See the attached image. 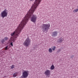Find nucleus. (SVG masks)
Wrapping results in <instances>:
<instances>
[{
	"label": "nucleus",
	"mask_w": 78,
	"mask_h": 78,
	"mask_svg": "<svg viewBox=\"0 0 78 78\" xmlns=\"http://www.w3.org/2000/svg\"><path fill=\"white\" fill-rule=\"evenodd\" d=\"M40 28H41L42 31L43 33H46L48 32V30H49V28L50 27V25L48 24H43L40 26Z\"/></svg>",
	"instance_id": "obj_1"
},
{
	"label": "nucleus",
	"mask_w": 78,
	"mask_h": 78,
	"mask_svg": "<svg viewBox=\"0 0 78 78\" xmlns=\"http://www.w3.org/2000/svg\"><path fill=\"white\" fill-rule=\"evenodd\" d=\"M31 44V39L29 37H27L24 41L23 44L25 47H28Z\"/></svg>",
	"instance_id": "obj_2"
},
{
	"label": "nucleus",
	"mask_w": 78,
	"mask_h": 78,
	"mask_svg": "<svg viewBox=\"0 0 78 78\" xmlns=\"http://www.w3.org/2000/svg\"><path fill=\"white\" fill-rule=\"evenodd\" d=\"M29 71L28 70H24L22 73V75L20 77L21 78H26L28 76Z\"/></svg>",
	"instance_id": "obj_3"
},
{
	"label": "nucleus",
	"mask_w": 78,
	"mask_h": 78,
	"mask_svg": "<svg viewBox=\"0 0 78 78\" xmlns=\"http://www.w3.org/2000/svg\"><path fill=\"white\" fill-rule=\"evenodd\" d=\"M7 10L5 9L1 13V16L2 18H4L5 17H7L8 16V12H7Z\"/></svg>",
	"instance_id": "obj_4"
},
{
	"label": "nucleus",
	"mask_w": 78,
	"mask_h": 78,
	"mask_svg": "<svg viewBox=\"0 0 78 78\" xmlns=\"http://www.w3.org/2000/svg\"><path fill=\"white\" fill-rule=\"evenodd\" d=\"M14 37H11L10 38H9V41L11 42L10 44V45L12 46V47H13V44L12 41L13 42H14Z\"/></svg>",
	"instance_id": "obj_5"
},
{
	"label": "nucleus",
	"mask_w": 78,
	"mask_h": 78,
	"mask_svg": "<svg viewBox=\"0 0 78 78\" xmlns=\"http://www.w3.org/2000/svg\"><path fill=\"white\" fill-rule=\"evenodd\" d=\"M44 74L46 76H48V77H49L50 75V71L49 70H46L44 72Z\"/></svg>",
	"instance_id": "obj_6"
},
{
	"label": "nucleus",
	"mask_w": 78,
	"mask_h": 78,
	"mask_svg": "<svg viewBox=\"0 0 78 78\" xmlns=\"http://www.w3.org/2000/svg\"><path fill=\"white\" fill-rule=\"evenodd\" d=\"M58 31H54L52 33V36L53 37H56V36H57V34H58Z\"/></svg>",
	"instance_id": "obj_7"
},
{
	"label": "nucleus",
	"mask_w": 78,
	"mask_h": 78,
	"mask_svg": "<svg viewBox=\"0 0 78 78\" xmlns=\"http://www.w3.org/2000/svg\"><path fill=\"white\" fill-rule=\"evenodd\" d=\"M58 42H62L64 41V38L62 37L58 39Z\"/></svg>",
	"instance_id": "obj_8"
},
{
	"label": "nucleus",
	"mask_w": 78,
	"mask_h": 78,
	"mask_svg": "<svg viewBox=\"0 0 78 78\" xmlns=\"http://www.w3.org/2000/svg\"><path fill=\"white\" fill-rule=\"evenodd\" d=\"M17 75H18V73L17 72H15L13 75V77H16L17 76Z\"/></svg>",
	"instance_id": "obj_9"
},
{
	"label": "nucleus",
	"mask_w": 78,
	"mask_h": 78,
	"mask_svg": "<svg viewBox=\"0 0 78 78\" xmlns=\"http://www.w3.org/2000/svg\"><path fill=\"white\" fill-rule=\"evenodd\" d=\"M5 42V39H4L2 40L1 41V42L2 44H4V42Z\"/></svg>",
	"instance_id": "obj_10"
},
{
	"label": "nucleus",
	"mask_w": 78,
	"mask_h": 78,
	"mask_svg": "<svg viewBox=\"0 0 78 78\" xmlns=\"http://www.w3.org/2000/svg\"><path fill=\"white\" fill-rule=\"evenodd\" d=\"M55 69V66L53 65H52L51 66V70H53Z\"/></svg>",
	"instance_id": "obj_11"
},
{
	"label": "nucleus",
	"mask_w": 78,
	"mask_h": 78,
	"mask_svg": "<svg viewBox=\"0 0 78 78\" xmlns=\"http://www.w3.org/2000/svg\"><path fill=\"white\" fill-rule=\"evenodd\" d=\"M52 51H53L52 50L51 48H50L49 49V53H52Z\"/></svg>",
	"instance_id": "obj_12"
},
{
	"label": "nucleus",
	"mask_w": 78,
	"mask_h": 78,
	"mask_svg": "<svg viewBox=\"0 0 78 78\" xmlns=\"http://www.w3.org/2000/svg\"><path fill=\"white\" fill-rule=\"evenodd\" d=\"M10 67H11V69H14V68L15 67V66L14 65H12Z\"/></svg>",
	"instance_id": "obj_13"
},
{
	"label": "nucleus",
	"mask_w": 78,
	"mask_h": 78,
	"mask_svg": "<svg viewBox=\"0 0 78 78\" xmlns=\"http://www.w3.org/2000/svg\"><path fill=\"white\" fill-rule=\"evenodd\" d=\"M78 11V9H76L73 10V12H77Z\"/></svg>",
	"instance_id": "obj_14"
},
{
	"label": "nucleus",
	"mask_w": 78,
	"mask_h": 78,
	"mask_svg": "<svg viewBox=\"0 0 78 78\" xmlns=\"http://www.w3.org/2000/svg\"><path fill=\"white\" fill-rule=\"evenodd\" d=\"M8 47V46H7L6 47H5V50H7L8 49H9V48Z\"/></svg>",
	"instance_id": "obj_15"
},
{
	"label": "nucleus",
	"mask_w": 78,
	"mask_h": 78,
	"mask_svg": "<svg viewBox=\"0 0 78 78\" xmlns=\"http://www.w3.org/2000/svg\"><path fill=\"white\" fill-rule=\"evenodd\" d=\"M56 48V46H54V48H52V50H53V51H55Z\"/></svg>",
	"instance_id": "obj_16"
},
{
	"label": "nucleus",
	"mask_w": 78,
	"mask_h": 78,
	"mask_svg": "<svg viewBox=\"0 0 78 78\" xmlns=\"http://www.w3.org/2000/svg\"><path fill=\"white\" fill-rule=\"evenodd\" d=\"M4 39V41H6L8 39V37H5L4 39Z\"/></svg>",
	"instance_id": "obj_17"
},
{
	"label": "nucleus",
	"mask_w": 78,
	"mask_h": 78,
	"mask_svg": "<svg viewBox=\"0 0 78 78\" xmlns=\"http://www.w3.org/2000/svg\"><path fill=\"white\" fill-rule=\"evenodd\" d=\"M60 51H61V49H58V50L57 51V53H59V52H60Z\"/></svg>",
	"instance_id": "obj_18"
},
{
	"label": "nucleus",
	"mask_w": 78,
	"mask_h": 78,
	"mask_svg": "<svg viewBox=\"0 0 78 78\" xmlns=\"http://www.w3.org/2000/svg\"><path fill=\"white\" fill-rule=\"evenodd\" d=\"M74 56L73 55H72L71 56H70V58H73V57Z\"/></svg>",
	"instance_id": "obj_19"
},
{
	"label": "nucleus",
	"mask_w": 78,
	"mask_h": 78,
	"mask_svg": "<svg viewBox=\"0 0 78 78\" xmlns=\"http://www.w3.org/2000/svg\"><path fill=\"white\" fill-rule=\"evenodd\" d=\"M35 48V47L34 48V50H36V48Z\"/></svg>",
	"instance_id": "obj_20"
},
{
	"label": "nucleus",
	"mask_w": 78,
	"mask_h": 78,
	"mask_svg": "<svg viewBox=\"0 0 78 78\" xmlns=\"http://www.w3.org/2000/svg\"><path fill=\"white\" fill-rule=\"evenodd\" d=\"M77 8H78V6L77 7Z\"/></svg>",
	"instance_id": "obj_21"
}]
</instances>
